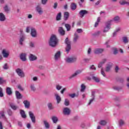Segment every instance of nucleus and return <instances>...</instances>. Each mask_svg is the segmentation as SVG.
I'll return each mask as SVG.
<instances>
[{"label": "nucleus", "mask_w": 129, "mask_h": 129, "mask_svg": "<svg viewBox=\"0 0 129 129\" xmlns=\"http://www.w3.org/2000/svg\"><path fill=\"white\" fill-rule=\"evenodd\" d=\"M59 40L55 35L52 34L50 37L49 40L48 41V44L50 47H56L58 44Z\"/></svg>", "instance_id": "obj_1"}, {"label": "nucleus", "mask_w": 129, "mask_h": 129, "mask_svg": "<svg viewBox=\"0 0 129 129\" xmlns=\"http://www.w3.org/2000/svg\"><path fill=\"white\" fill-rule=\"evenodd\" d=\"M64 43L67 45L66 47V52L67 54H69L71 50V41H70L68 39V37H67L65 39Z\"/></svg>", "instance_id": "obj_2"}, {"label": "nucleus", "mask_w": 129, "mask_h": 129, "mask_svg": "<svg viewBox=\"0 0 129 129\" xmlns=\"http://www.w3.org/2000/svg\"><path fill=\"white\" fill-rule=\"evenodd\" d=\"M77 60V57L76 56H71L67 57L65 58V61L66 63H74V62H76Z\"/></svg>", "instance_id": "obj_3"}, {"label": "nucleus", "mask_w": 129, "mask_h": 129, "mask_svg": "<svg viewBox=\"0 0 129 129\" xmlns=\"http://www.w3.org/2000/svg\"><path fill=\"white\" fill-rule=\"evenodd\" d=\"M16 72L18 76H19V77L21 78H24V77H25V73H24L23 70L18 68L16 70Z\"/></svg>", "instance_id": "obj_4"}, {"label": "nucleus", "mask_w": 129, "mask_h": 129, "mask_svg": "<svg viewBox=\"0 0 129 129\" xmlns=\"http://www.w3.org/2000/svg\"><path fill=\"white\" fill-rule=\"evenodd\" d=\"M35 10L37 13L40 15V16H41V15L44 13L43 9L42 8V7H41L40 5L37 6L35 8Z\"/></svg>", "instance_id": "obj_5"}, {"label": "nucleus", "mask_w": 129, "mask_h": 129, "mask_svg": "<svg viewBox=\"0 0 129 129\" xmlns=\"http://www.w3.org/2000/svg\"><path fill=\"white\" fill-rule=\"evenodd\" d=\"M30 34L32 38H36L37 37V30L34 27L31 28Z\"/></svg>", "instance_id": "obj_6"}, {"label": "nucleus", "mask_w": 129, "mask_h": 129, "mask_svg": "<svg viewBox=\"0 0 129 129\" xmlns=\"http://www.w3.org/2000/svg\"><path fill=\"white\" fill-rule=\"evenodd\" d=\"M29 117L31 119L32 122L33 123H35V122H36V117L35 116V115H34V113H33V112L32 111H29Z\"/></svg>", "instance_id": "obj_7"}, {"label": "nucleus", "mask_w": 129, "mask_h": 129, "mask_svg": "<svg viewBox=\"0 0 129 129\" xmlns=\"http://www.w3.org/2000/svg\"><path fill=\"white\" fill-rule=\"evenodd\" d=\"M91 97L92 98L90 100V101L88 103V105H90V104H91V103H92L93 101H94L95 99V91H92Z\"/></svg>", "instance_id": "obj_8"}, {"label": "nucleus", "mask_w": 129, "mask_h": 129, "mask_svg": "<svg viewBox=\"0 0 129 129\" xmlns=\"http://www.w3.org/2000/svg\"><path fill=\"white\" fill-rule=\"evenodd\" d=\"M62 112L64 115H69L71 113V110H70V109H69V108L66 107L63 108Z\"/></svg>", "instance_id": "obj_9"}, {"label": "nucleus", "mask_w": 129, "mask_h": 129, "mask_svg": "<svg viewBox=\"0 0 129 129\" xmlns=\"http://www.w3.org/2000/svg\"><path fill=\"white\" fill-rule=\"evenodd\" d=\"M60 57H61V51H58L55 53L54 56V59L55 61H58V60H59Z\"/></svg>", "instance_id": "obj_10"}, {"label": "nucleus", "mask_w": 129, "mask_h": 129, "mask_svg": "<svg viewBox=\"0 0 129 129\" xmlns=\"http://www.w3.org/2000/svg\"><path fill=\"white\" fill-rule=\"evenodd\" d=\"M2 55H3L4 58H8L10 55V53L7 49H3L2 51Z\"/></svg>", "instance_id": "obj_11"}, {"label": "nucleus", "mask_w": 129, "mask_h": 129, "mask_svg": "<svg viewBox=\"0 0 129 129\" xmlns=\"http://www.w3.org/2000/svg\"><path fill=\"white\" fill-rule=\"evenodd\" d=\"M88 12L86 10H81L79 12V15L80 18H83L85 15H87Z\"/></svg>", "instance_id": "obj_12"}, {"label": "nucleus", "mask_w": 129, "mask_h": 129, "mask_svg": "<svg viewBox=\"0 0 129 129\" xmlns=\"http://www.w3.org/2000/svg\"><path fill=\"white\" fill-rule=\"evenodd\" d=\"M26 56L27 54L22 53L20 55V58L21 60H22L23 62H25L27 61V58H26Z\"/></svg>", "instance_id": "obj_13"}, {"label": "nucleus", "mask_w": 129, "mask_h": 129, "mask_svg": "<svg viewBox=\"0 0 129 129\" xmlns=\"http://www.w3.org/2000/svg\"><path fill=\"white\" fill-rule=\"evenodd\" d=\"M29 59L30 61H36V60L37 59V57L36 55L33 54H30L29 56Z\"/></svg>", "instance_id": "obj_14"}, {"label": "nucleus", "mask_w": 129, "mask_h": 129, "mask_svg": "<svg viewBox=\"0 0 129 129\" xmlns=\"http://www.w3.org/2000/svg\"><path fill=\"white\" fill-rule=\"evenodd\" d=\"M104 51L103 48H96L94 50V53L95 54H101Z\"/></svg>", "instance_id": "obj_15"}, {"label": "nucleus", "mask_w": 129, "mask_h": 129, "mask_svg": "<svg viewBox=\"0 0 129 129\" xmlns=\"http://www.w3.org/2000/svg\"><path fill=\"white\" fill-rule=\"evenodd\" d=\"M15 96L17 99H22L23 98V96H22V94L18 91H15Z\"/></svg>", "instance_id": "obj_16"}, {"label": "nucleus", "mask_w": 129, "mask_h": 129, "mask_svg": "<svg viewBox=\"0 0 129 129\" xmlns=\"http://www.w3.org/2000/svg\"><path fill=\"white\" fill-rule=\"evenodd\" d=\"M112 67V63H109L107 64V66L105 69V72H109L110 71V69H111Z\"/></svg>", "instance_id": "obj_17"}, {"label": "nucleus", "mask_w": 129, "mask_h": 129, "mask_svg": "<svg viewBox=\"0 0 129 129\" xmlns=\"http://www.w3.org/2000/svg\"><path fill=\"white\" fill-rule=\"evenodd\" d=\"M3 9H4V12L7 14H9V13L11 12V9L9 8V6L7 5L4 7Z\"/></svg>", "instance_id": "obj_18"}, {"label": "nucleus", "mask_w": 129, "mask_h": 129, "mask_svg": "<svg viewBox=\"0 0 129 129\" xmlns=\"http://www.w3.org/2000/svg\"><path fill=\"white\" fill-rule=\"evenodd\" d=\"M10 106L13 110H17V109H18L19 108L18 106L13 103H10Z\"/></svg>", "instance_id": "obj_19"}, {"label": "nucleus", "mask_w": 129, "mask_h": 129, "mask_svg": "<svg viewBox=\"0 0 129 129\" xmlns=\"http://www.w3.org/2000/svg\"><path fill=\"white\" fill-rule=\"evenodd\" d=\"M6 20V18L5 14H4V13H0V21L5 22Z\"/></svg>", "instance_id": "obj_20"}, {"label": "nucleus", "mask_w": 129, "mask_h": 129, "mask_svg": "<svg viewBox=\"0 0 129 129\" xmlns=\"http://www.w3.org/2000/svg\"><path fill=\"white\" fill-rule=\"evenodd\" d=\"M81 73V71H76L74 74H73L70 77V79H72V78H74V77H76V76L78 75V74H80Z\"/></svg>", "instance_id": "obj_21"}, {"label": "nucleus", "mask_w": 129, "mask_h": 129, "mask_svg": "<svg viewBox=\"0 0 129 129\" xmlns=\"http://www.w3.org/2000/svg\"><path fill=\"white\" fill-rule=\"evenodd\" d=\"M69 19V12H66L63 14V20L64 21H67Z\"/></svg>", "instance_id": "obj_22"}, {"label": "nucleus", "mask_w": 129, "mask_h": 129, "mask_svg": "<svg viewBox=\"0 0 129 129\" xmlns=\"http://www.w3.org/2000/svg\"><path fill=\"white\" fill-rule=\"evenodd\" d=\"M58 32L61 36H64V35H65V31L63 29L62 27H59Z\"/></svg>", "instance_id": "obj_23"}, {"label": "nucleus", "mask_w": 129, "mask_h": 129, "mask_svg": "<svg viewBox=\"0 0 129 129\" xmlns=\"http://www.w3.org/2000/svg\"><path fill=\"white\" fill-rule=\"evenodd\" d=\"M109 30H110V24H107L106 25V27H104L103 32L104 33H107V32H108Z\"/></svg>", "instance_id": "obj_24"}, {"label": "nucleus", "mask_w": 129, "mask_h": 129, "mask_svg": "<svg viewBox=\"0 0 129 129\" xmlns=\"http://www.w3.org/2000/svg\"><path fill=\"white\" fill-rule=\"evenodd\" d=\"M119 4L121 6H124V5L129 6V2H127L125 0H121L120 1H119Z\"/></svg>", "instance_id": "obj_25"}, {"label": "nucleus", "mask_w": 129, "mask_h": 129, "mask_svg": "<svg viewBox=\"0 0 129 129\" xmlns=\"http://www.w3.org/2000/svg\"><path fill=\"white\" fill-rule=\"evenodd\" d=\"M78 39H79V36L78 35L77 33H75L74 35V39H73V41L74 43H76L77 41H78Z\"/></svg>", "instance_id": "obj_26"}, {"label": "nucleus", "mask_w": 129, "mask_h": 129, "mask_svg": "<svg viewBox=\"0 0 129 129\" xmlns=\"http://www.w3.org/2000/svg\"><path fill=\"white\" fill-rule=\"evenodd\" d=\"M23 103L25 105V108H29L30 107V102L28 100H24Z\"/></svg>", "instance_id": "obj_27"}, {"label": "nucleus", "mask_w": 129, "mask_h": 129, "mask_svg": "<svg viewBox=\"0 0 129 129\" xmlns=\"http://www.w3.org/2000/svg\"><path fill=\"white\" fill-rule=\"evenodd\" d=\"M20 114H21L22 118H27V115H26V113L25 112V111H24L23 110H20Z\"/></svg>", "instance_id": "obj_28"}, {"label": "nucleus", "mask_w": 129, "mask_h": 129, "mask_svg": "<svg viewBox=\"0 0 129 129\" xmlns=\"http://www.w3.org/2000/svg\"><path fill=\"white\" fill-rule=\"evenodd\" d=\"M6 93L8 95H12L13 92L12 91V89L10 87H7L6 89Z\"/></svg>", "instance_id": "obj_29"}, {"label": "nucleus", "mask_w": 129, "mask_h": 129, "mask_svg": "<svg viewBox=\"0 0 129 129\" xmlns=\"http://www.w3.org/2000/svg\"><path fill=\"white\" fill-rule=\"evenodd\" d=\"M77 8V5L76 4L74 3H72L71 5V9L72 11H75V10Z\"/></svg>", "instance_id": "obj_30"}, {"label": "nucleus", "mask_w": 129, "mask_h": 129, "mask_svg": "<svg viewBox=\"0 0 129 129\" xmlns=\"http://www.w3.org/2000/svg\"><path fill=\"white\" fill-rule=\"evenodd\" d=\"M55 96L56 97L57 103H60V101H61V97L57 93L55 94Z\"/></svg>", "instance_id": "obj_31"}, {"label": "nucleus", "mask_w": 129, "mask_h": 129, "mask_svg": "<svg viewBox=\"0 0 129 129\" xmlns=\"http://www.w3.org/2000/svg\"><path fill=\"white\" fill-rule=\"evenodd\" d=\"M85 89H86V86L84 84H82L81 85V92H84L85 91Z\"/></svg>", "instance_id": "obj_32"}, {"label": "nucleus", "mask_w": 129, "mask_h": 129, "mask_svg": "<svg viewBox=\"0 0 129 129\" xmlns=\"http://www.w3.org/2000/svg\"><path fill=\"white\" fill-rule=\"evenodd\" d=\"M113 21L115 22V23H119L120 22V18L119 16H116L114 17Z\"/></svg>", "instance_id": "obj_33"}, {"label": "nucleus", "mask_w": 129, "mask_h": 129, "mask_svg": "<svg viewBox=\"0 0 129 129\" xmlns=\"http://www.w3.org/2000/svg\"><path fill=\"white\" fill-rule=\"evenodd\" d=\"M106 62V59H103V60L99 63L98 66V68H101L103 66V64H104V63H105Z\"/></svg>", "instance_id": "obj_34"}, {"label": "nucleus", "mask_w": 129, "mask_h": 129, "mask_svg": "<svg viewBox=\"0 0 129 129\" xmlns=\"http://www.w3.org/2000/svg\"><path fill=\"white\" fill-rule=\"evenodd\" d=\"M24 41H25V36L21 37L19 39V44L22 46H23V42H24Z\"/></svg>", "instance_id": "obj_35"}, {"label": "nucleus", "mask_w": 129, "mask_h": 129, "mask_svg": "<svg viewBox=\"0 0 129 129\" xmlns=\"http://www.w3.org/2000/svg\"><path fill=\"white\" fill-rule=\"evenodd\" d=\"M61 16H62V13L61 12L58 13L56 17V21H60V20H61Z\"/></svg>", "instance_id": "obj_36"}, {"label": "nucleus", "mask_w": 129, "mask_h": 129, "mask_svg": "<svg viewBox=\"0 0 129 129\" xmlns=\"http://www.w3.org/2000/svg\"><path fill=\"white\" fill-rule=\"evenodd\" d=\"M51 119L53 123H56L57 121H58V117H57L56 116H52Z\"/></svg>", "instance_id": "obj_37"}, {"label": "nucleus", "mask_w": 129, "mask_h": 129, "mask_svg": "<svg viewBox=\"0 0 129 129\" xmlns=\"http://www.w3.org/2000/svg\"><path fill=\"white\" fill-rule=\"evenodd\" d=\"M47 106H48V109L50 110H52L54 109V107L53 106V104H52L51 103H48L47 104Z\"/></svg>", "instance_id": "obj_38"}, {"label": "nucleus", "mask_w": 129, "mask_h": 129, "mask_svg": "<svg viewBox=\"0 0 129 129\" xmlns=\"http://www.w3.org/2000/svg\"><path fill=\"white\" fill-rule=\"evenodd\" d=\"M43 123L46 128H50V125L47 120H44Z\"/></svg>", "instance_id": "obj_39"}, {"label": "nucleus", "mask_w": 129, "mask_h": 129, "mask_svg": "<svg viewBox=\"0 0 129 129\" xmlns=\"http://www.w3.org/2000/svg\"><path fill=\"white\" fill-rule=\"evenodd\" d=\"M64 27L66 28L67 31L68 32H69V31H70V30H71V26H70V25L69 24H66L64 25Z\"/></svg>", "instance_id": "obj_40"}, {"label": "nucleus", "mask_w": 129, "mask_h": 129, "mask_svg": "<svg viewBox=\"0 0 129 129\" xmlns=\"http://www.w3.org/2000/svg\"><path fill=\"white\" fill-rule=\"evenodd\" d=\"M55 88H56V90H61V89H62V86H61L59 84H57L55 86Z\"/></svg>", "instance_id": "obj_41"}, {"label": "nucleus", "mask_w": 129, "mask_h": 129, "mask_svg": "<svg viewBox=\"0 0 129 129\" xmlns=\"http://www.w3.org/2000/svg\"><path fill=\"white\" fill-rule=\"evenodd\" d=\"M122 40H123V43H124V44H126L127 43H128V39H127V38L126 37H123Z\"/></svg>", "instance_id": "obj_42"}, {"label": "nucleus", "mask_w": 129, "mask_h": 129, "mask_svg": "<svg viewBox=\"0 0 129 129\" xmlns=\"http://www.w3.org/2000/svg\"><path fill=\"white\" fill-rule=\"evenodd\" d=\"M92 80H94V81H95V82H99L100 80H99V79H98V78L96 77H92Z\"/></svg>", "instance_id": "obj_43"}, {"label": "nucleus", "mask_w": 129, "mask_h": 129, "mask_svg": "<svg viewBox=\"0 0 129 129\" xmlns=\"http://www.w3.org/2000/svg\"><path fill=\"white\" fill-rule=\"evenodd\" d=\"M30 88L32 91H36V87H35V85L34 84L30 85Z\"/></svg>", "instance_id": "obj_44"}, {"label": "nucleus", "mask_w": 129, "mask_h": 129, "mask_svg": "<svg viewBox=\"0 0 129 129\" xmlns=\"http://www.w3.org/2000/svg\"><path fill=\"white\" fill-rule=\"evenodd\" d=\"M69 100L68 99H66L64 100V105H66V106H68V105H69Z\"/></svg>", "instance_id": "obj_45"}, {"label": "nucleus", "mask_w": 129, "mask_h": 129, "mask_svg": "<svg viewBox=\"0 0 129 129\" xmlns=\"http://www.w3.org/2000/svg\"><path fill=\"white\" fill-rule=\"evenodd\" d=\"M0 97H4V91L2 87H0Z\"/></svg>", "instance_id": "obj_46"}, {"label": "nucleus", "mask_w": 129, "mask_h": 129, "mask_svg": "<svg viewBox=\"0 0 129 129\" xmlns=\"http://www.w3.org/2000/svg\"><path fill=\"white\" fill-rule=\"evenodd\" d=\"M17 88L18 89H19V90H20L21 91H24V90H25V89L22 87L21 85H19L18 86H17Z\"/></svg>", "instance_id": "obj_47"}, {"label": "nucleus", "mask_w": 129, "mask_h": 129, "mask_svg": "<svg viewBox=\"0 0 129 129\" xmlns=\"http://www.w3.org/2000/svg\"><path fill=\"white\" fill-rule=\"evenodd\" d=\"M99 123L101 124V125H105L107 122H106V121L105 120H101Z\"/></svg>", "instance_id": "obj_48"}, {"label": "nucleus", "mask_w": 129, "mask_h": 129, "mask_svg": "<svg viewBox=\"0 0 129 129\" xmlns=\"http://www.w3.org/2000/svg\"><path fill=\"white\" fill-rule=\"evenodd\" d=\"M3 69L7 70L9 69V66H8V63H5L3 66Z\"/></svg>", "instance_id": "obj_49"}, {"label": "nucleus", "mask_w": 129, "mask_h": 129, "mask_svg": "<svg viewBox=\"0 0 129 129\" xmlns=\"http://www.w3.org/2000/svg\"><path fill=\"white\" fill-rule=\"evenodd\" d=\"M47 2L48 0H41V4L45 6V5H47Z\"/></svg>", "instance_id": "obj_50"}, {"label": "nucleus", "mask_w": 129, "mask_h": 129, "mask_svg": "<svg viewBox=\"0 0 129 129\" xmlns=\"http://www.w3.org/2000/svg\"><path fill=\"white\" fill-rule=\"evenodd\" d=\"M119 124L120 126H122L123 124H124V121H123L122 120H120L119 121Z\"/></svg>", "instance_id": "obj_51"}, {"label": "nucleus", "mask_w": 129, "mask_h": 129, "mask_svg": "<svg viewBox=\"0 0 129 129\" xmlns=\"http://www.w3.org/2000/svg\"><path fill=\"white\" fill-rule=\"evenodd\" d=\"M101 74L103 75L104 77H106L105 73H104V71H103V68H101Z\"/></svg>", "instance_id": "obj_52"}, {"label": "nucleus", "mask_w": 129, "mask_h": 129, "mask_svg": "<svg viewBox=\"0 0 129 129\" xmlns=\"http://www.w3.org/2000/svg\"><path fill=\"white\" fill-rule=\"evenodd\" d=\"M90 70H96V68H95V67H94V65H92L90 66Z\"/></svg>", "instance_id": "obj_53"}, {"label": "nucleus", "mask_w": 129, "mask_h": 129, "mask_svg": "<svg viewBox=\"0 0 129 129\" xmlns=\"http://www.w3.org/2000/svg\"><path fill=\"white\" fill-rule=\"evenodd\" d=\"M7 112H8L9 115H10V116L13 115V111H12V110H11V109L8 110L7 111Z\"/></svg>", "instance_id": "obj_54"}, {"label": "nucleus", "mask_w": 129, "mask_h": 129, "mask_svg": "<svg viewBox=\"0 0 129 129\" xmlns=\"http://www.w3.org/2000/svg\"><path fill=\"white\" fill-rule=\"evenodd\" d=\"M57 7H58V3H57V2L54 3V5H53V9L54 10H56V9H57Z\"/></svg>", "instance_id": "obj_55"}, {"label": "nucleus", "mask_w": 129, "mask_h": 129, "mask_svg": "<svg viewBox=\"0 0 129 129\" xmlns=\"http://www.w3.org/2000/svg\"><path fill=\"white\" fill-rule=\"evenodd\" d=\"M30 47H31V48H34L35 47V44H34V42H30L29 43Z\"/></svg>", "instance_id": "obj_56"}, {"label": "nucleus", "mask_w": 129, "mask_h": 129, "mask_svg": "<svg viewBox=\"0 0 129 129\" xmlns=\"http://www.w3.org/2000/svg\"><path fill=\"white\" fill-rule=\"evenodd\" d=\"M31 27L30 26H28L26 28V33H30V29L31 30Z\"/></svg>", "instance_id": "obj_57"}, {"label": "nucleus", "mask_w": 129, "mask_h": 129, "mask_svg": "<svg viewBox=\"0 0 129 129\" xmlns=\"http://www.w3.org/2000/svg\"><path fill=\"white\" fill-rule=\"evenodd\" d=\"M69 96L70 97H71L72 98H74V97H75V96H76V94L74 93V94H70L69 95Z\"/></svg>", "instance_id": "obj_58"}, {"label": "nucleus", "mask_w": 129, "mask_h": 129, "mask_svg": "<svg viewBox=\"0 0 129 129\" xmlns=\"http://www.w3.org/2000/svg\"><path fill=\"white\" fill-rule=\"evenodd\" d=\"M0 114L1 116H2V117H6V116H5V112L4 111H2L0 112Z\"/></svg>", "instance_id": "obj_59"}, {"label": "nucleus", "mask_w": 129, "mask_h": 129, "mask_svg": "<svg viewBox=\"0 0 129 129\" xmlns=\"http://www.w3.org/2000/svg\"><path fill=\"white\" fill-rule=\"evenodd\" d=\"M77 32L79 34H80V33H82V32H83V31L82 30V29H77Z\"/></svg>", "instance_id": "obj_60"}, {"label": "nucleus", "mask_w": 129, "mask_h": 129, "mask_svg": "<svg viewBox=\"0 0 129 129\" xmlns=\"http://www.w3.org/2000/svg\"><path fill=\"white\" fill-rule=\"evenodd\" d=\"M117 53H118V51L117 50V49L116 48L114 49L113 50L114 55H116V54H117Z\"/></svg>", "instance_id": "obj_61"}, {"label": "nucleus", "mask_w": 129, "mask_h": 129, "mask_svg": "<svg viewBox=\"0 0 129 129\" xmlns=\"http://www.w3.org/2000/svg\"><path fill=\"white\" fill-rule=\"evenodd\" d=\"M113 89H114V90H119V88L117 86H114L113 87Z\"/></svg>", "instance_id": "obj_62"}, {"label": "nucleus", "mask_w": 129, "mask_h": 129, "mask_svg": "<svg viewBox=\"0 0 129 129\" xmlns=\"http://www.w3.org/2000/svg\"><path fill=\"white\" fill-rule=\"evenodd\" d=\"M100 31H97L94 34V36H99V35H100Z\"/></svg>", "instance_id": "obj_63"}, {"label": "nucleus", "mask_w": 129, "mask_h": 129, "mask_svg": "<svg viewBox=\"0 0 129 129\" xmlns=\"http://www.w3.org/2000/svg\"><path fill=\"white\" fill-rule=\"evenodd\" d=\"M33 80L34 81H38V77H34L33 78Z\"/></svg>", "instance_id": "obj_64"}]
</instances>
